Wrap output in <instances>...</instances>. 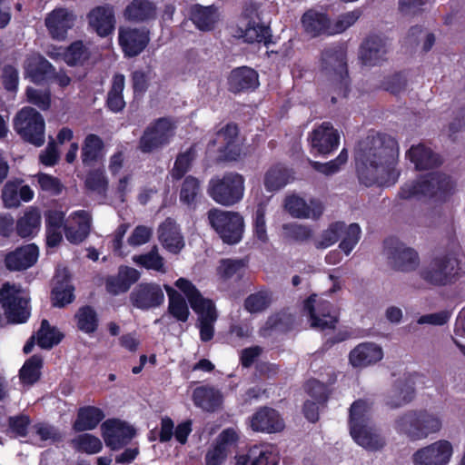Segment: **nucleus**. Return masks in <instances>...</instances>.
I'll return each mask as SVG.
<instances>
[{
  "mask_svg": "<svg viewBox=\"0 0 465 465\" xmlns=\"http://www.w3.org/2000/svg\"><path fill=\"white\" fill-rule=\"evenodd\" d=\"M399 147L391 136L375 134L359 143L356 170L360 182L366 186H391L400 177L397 168Z\"/></svg>",
  "mask_w": 465,
  "mask_h": 465,
  "instance_id": "nucleus-1",
  "label": "nucleus"
},
{
  "mask_svg": "<svg viewBox=\"0 0 465 465\" xmlns=\"http://www.w3.org/2000/svg\"><path fill=\"white\" fill-rule=\"evenodd\" d=\"M371 415V403L365 400L355 401L350 408V434L359 446L378 450L385 445V440L374 425Z\"/></svg>",
  "mask_w": 465,
  "mask_h": 465,
  "instance_id": "nucleus-2",
  "label": "nucleus"
},
{
  "mask_svg": "<svg viewBox=\"0 0 465 465\" xmlns=\"http://www.w3.org/2000/svg\"><path fill=\"white\" fill-rule=\"evenodd\" d=\"M175 287L187 298L192 309L198 315V328L203 341H209L214 334V323L218 314L212 300L203 297L195 285L185 278H179Z\"/></svg>",
  "mask_w": 465,
  "mask_h": 465,
  "instance_id": "nucleus-3",
  "label": "nucleus"
},
{
  "mask_svg": "<svg viewBox=\"0 0 465 465\" xmlns=\"http://www.w3.org/2000/svg\"><path fill=\"white\" fill-rule=\"evenodd\" d=\"M453 180L441 173H430L419 180L407 182L400 189L399 197L404 200L431 198L442 200L454 189Z\"/></svg>",
  "mask_w": 465,
  "mask_h": 465,
  "instance_id": "nucleus-4",
  "label": "nucleus"
},
{
  "mask_svg": "<svg viewBox=\"0 0 465 465\" xmlns=\"http://www.w3.org/2000/svg\"><path fill=\"white\" fill-rule=\"evenodd\" d=\"M244 177L234 172L213 177L208 183L207 193L218 204L232 206L240 203L245 191Z\"/></svg>",
  "mask_w": 465,
  "mask_h": 465,
  "instance_id": "nucleus-5",
  "label": "nucleus"
},
{
  "mask_svg": "<svg viewBox=\"0 0 465 465\" xmlns=\"http://www.w3.org/2000/svg\"><path fill=\"white\" fill-rule=\"evenodd\" d=\"M211 227L223 242L236 244L241 242L244 232V219L237 212L212 208L207 213Z\"/></svg>",
  "mask_w": 465,
  "mask_h": 465,
  "instance_id": "nucleus-6",
  "label": "nucleus"
},
{
  "mask_svg": "<svg viewBox=\"0 0 465 465\" xmlns=\"http://www.w3.org/2000/svg\"><path fill=\"white\" fill-rule=\"evenodd\" d=\"M0 304L11 323H24L30 316L29 298L16 284L5 282L0 289Z\"/></svg>",
  "mask_w": 465,
  "mask_h": 465,
  "instance_id": "nucleus-7",
  "label": "nucleus"
},
{
  "mask_svg": "<svg viewBox=\"0 0 465 465\" xmlns=\"http://www.w3.org/2000/svg\"><path fill=\"white\" fill-rule=\"evenodd\" d=\"M460 261L454 254L436 256L423 266L420 277L433 285H446L457 279L460 275Z\"/></svg>",
  "mask_w": 465,
  "mask_h": 465,
  "instance_id": "nucleus-8",
  "label": "nucleus"
},
{
  "mask_svg": "<svg viewBox=\"0 0 465 465\" xmlns=\"http://www.w3.org/2000/svg\"><path fill=\"white\" fill-rule=\"evenodd\" d=\"M14 128L25 141L41 146L45 143V124L43 116L32 107L22 108L15 117Z\"/></svg>",
  "mask_w": 465,
  "mask_h": 465,
  "instance_id": "nucleus-9",
  "label": "nucleus"
},
{
  "mask_svg": "<svg viewBox=\"0 0 465 465\" xmlns=\"http://www.w3.org/2000/svg\"><path fill=\"white\" fill-rule=\"evenodd\" d=\"M303 312L309 318L311 327L321 331L333 329L338 321L333 306L317 294L311 295L304 302Z\"/></svg>",
  "mask_w": 465,
  "mask_h": 465,
  "instance_id": "nucleus-10",
  "label": "nucleus"
},
{
  "mask_svg": "<svg viewBox=\"0 0 465 465\" xmlns=\"http://www.w3.org/2000/svg\"><path fill=\"white\" fill-rule=\"evenodd\" d=\"M174 134L173 123L160 118L146 127L140 138L139 149L143 153H151L168 144Z\"/></svg>",
  "mask_w": 465,
  "mask_h": 465,
  "instance_id": "nucleus-11",
  "label": "nucleus"
},
{
  "mask_svg": "<svg viewBox=\"0 0 465 465\" xmlns=\"http://www.w3.org/2000/svg\"><path fill=\"white\" fill-rule=\"evenodd\" d=\"M453 455V446L446 440H439L418 449L411 457L413 465H448Z\"/></svg>",
  "mask_w": 465,
  "mask_h": 465,
  "instance_id": "nucleus-12",
  "label": "nucleus"
},
{
  "mask_svg": "<svg viewBox=\"0 0 465 465\" xmlns=\"http://www.w3.org/2000/svg\"><path fill=\"white\" fill-rule=\"evenodd\" d=\"M385 252L390 264L399 271L410 272L419 265L420 260L416 251L398 241L386 242Z\"/></svg>",
  "mask_w": 465,
  "mask_h": 465,
  "instance_id": "nucleus-13",
  "label": "nucleus"
},
{
  "mask_svg": "<svg viewBox=\"0 0 465 465\" xmlns=\"http://www.w3.org/2000/svg\"><path fill=\"white\" fill-rule=\"evenodd\" d=\"M101 431L105 445L114 450L128 444L135 435L133 427L115 419L104 421L101 425Z\"/></svg>",
  "mask_w": 465,
  "mask_h": 465,
  "instance_id": "nucleus-14",
  "label": "nucleus"
},
{
  "mask_svg": "<svg viewBox=\"0 0 465 465\" xmlns=\"http://www.w3.org/2000/svg\"><path fill=\"white\" fill-rule=\"evenodd\" d=\"M130 302L139 310L149 311L163 303L164 293L159 284L143 282L132 291Z\"/></svg>",
  "mask_w": 465,
  "mask_h": 465,
  "instance_id": "nucleus-15",
  "label": "nucleus"
},
{
  "mask_svg": "<svg viewBox=\"0 0 465 465\" xmlns=\"http://www.w3.org/2000/svg\"><path fill=\"white\" fill-rule=\"evenodd\" d=\"M322 69L326 74L338 81L342 87H346L348 72L345 49L339 46L326 50L322 54Z\"/></svg>",
  "mask_w": 465,
  "mask_h": 465,
  "instance_id": "nucleus-16",
  "label": "nucleus"
},
{
  "mask_svg": "<svg viewBox=\"0 0 465 465\" xmlns=\"http://www.w3.org/2000/svg\"><path fill=\"white\" fill-rule=\"evenodd\" d=\"M285 210L294 218L318 219L323 213V204L320 200L311 199L307 203L303 198L291 194L284 200Z\"/></svg>",
  "mask_w": 465,
  "mask_h": 465,
  "instance_id": "nucleus-17",
  "label": "nucleus"
},
{
  "mask_svg": "<svg viewBox=\"0 0 465 465\" xmlns=\"http://www.w3.org/2000/svg\"><path fill=\"white\" fill-rule=\"evenodd\" d=\"M238 129L234 124H227L219 131L213 142L209 144V150H213L217 144V151L225 160H236L240 155V146L237 143Z\"/></svg>",
  "mask_w": 465,
  "mask_h": 465,
  "instance_id": "nucleus-18",
  "label": "nucleus"
},
{
  "mask_svg": "<svg viewBox=\"0 0 465 465\" xmlns=\"http://www.w3.org/2000/svg\"><path fill=\"white\" fill-rule=\"evenodd\" d=\"M340 135L330 123H323L314 129L310 136L312 149L320 154H329L335 150Z\"/></svg>",
  "mask_w": 465,
  "mask_h": 465,
  "instance_id": "nucleus-19",
  "label": "nucleus"
},
{
  "mask_svg": "<svg viewBox=\"0 0 465 465\" xmlns=\"http://www.w3.org/2000/svg\"><path fill=\"white\" fill-rule=\"evenodd\" d=\"M90 227V214L84 210L76 211L69 216L64 226L65 238L71 243L78 244L87 237Z\"/></svg>",
  "mask_w": 465,
  "mask_h": 465,
  "instance_id": "nucleus-20",
  "label": "nucleus"
},
{
  "mask_svg": "<svg viewBox=\"0 0 465 465\" xmlns=\"http://www.w3.org/2000/svg\"><path fill=\"white\" fill-rule=\"evenodd\" d=\"M38 255V247L33 243L27 244L7 253L5 263L10 271L26 270L36 262Z\"/></svg>",
  "mask_w": 465,
  "mask_h": 465,
  "instance_id": "nucleus-21",
  "label": "nucleus"
},
{
  "mask_svg": "<svg viewBox=\"0 0 465 465\" xmlns=\"http://www.w3.org/2000/svg\"><path fill=\"white\" fill-rule=\"evenodd\" d=\"M283 427L280 414L271 408H262L251 418V428L255 431L273 433L282 430Z\"/></svg>",
  "mask_w": 465,
  "mask_h": 465,
  "instance_id": "nucleus-22",
  "label": "nucleus"
},
{
  "mask_svg": "<svg viewBox=\"0 0 465 465\" xmlns=\"http://www.w3.org/2000/svg\"><path fill=\"white\" fill-rule=\"evenodd\" d=\"M279 458L272 446H253L236 457L235 465H278Z\"/></svg>",
  "mask_w": 465,
  "mask_h": 465,
  "instance_id": "nucleus-23",
  "label": "nucleus"
},
{
  "mask_svg": "<svg viewBox=\"0 0 465 465\" xmlns=\"http://www.w3.org/2000/svg\"><path fill=\"white\" fill-rule=\"evenodd\" d=\"M141 274L132 267L121 266L116 275L107 277L105 287L108 292L117 295L127 292L131 285L136 282Z\"/></svg>",
  "mask_w": 465,
  "mask_h": 465,
  "instance_id": "nucleus-24",
  "label": "nucleus"
},
{
  "mask_svg": "<svg viewBox=\"0 0 465 465\" xmlns=\"http://www.w3.org/2000/svg\"><path fill=\"white\" fill-rule=\"evenodd\" d=\"M383 357L381 347L371 342L356 346L350 353V362L353 367H366L380 361Z\"/></svg>",
  "mask_w": 465,
  "mask_h": 465,
  "instance_id": "nucleus-25",
  "label": "nucleus"
},
{
  "mask_svg": "<svg viewBox=\"0 0 465 465\" xmlns=\"http://www.w3.org/2000/svg\"><path fill=\"white\" fill-rule=\"evenodd\" d=\"M414 397V383L410 377L397 380L388 392L386 404L399 408L410 402Z\"/></svg>",
  "mask_w": 465,
  "mask_h": 465,
  "instance_id": "nucleus-26",
  "label": "nucleus"
},
{
  "mask_svg": "<svg viewBox=\"0 0 465 465\" xmlns=\"http://www.w3.org/2000/svg\"><path fill=\"white\" fill-rule=\"evenodd\" d=\"M69 271L65 267H58L54 276L53 301L54 306H64L74 300V287L69 282Z\"/></svg>",
  "mask_w": 465,
  "mask_h": 465,
  "instance_id": "nucleus-27",
  "label": "nucleus"
},
{
  "mask_svg": "<svg viewBox=\"0 0 465 465\" xmlns=\"http://www.w3.org/2000/svg\"><path fill=\"white\" fill-rule=\"evenodd\" d=\"M228 84L234 93L254 90L259 85L258 74L247 66L238 67L231 72Z\"/></svg>",
  "mask_w": 465,
  "mask_h": 465,
  "instance_id": "nucleus-28",
  "label": "nucleus"
},
{
  "mask_svg": "<svg viewBox=\"0 0 465 465\" xmlns=\"http://www.w3.org/2000/svg\"><path fill=\"white\" fill-rule=\"evenodd\" d=\"M86 18L92 29H114L116 25L115 11L109 4L92 8Z\"/></svg>",
  "mask_w": 465,
  "mask_h": 465,
  "instance_id": "nucleus-29",
  "label": "nucleus"
},
{
  "mask_svg": "<svg viewBox=\"0 0 465 465\" xmlns=\"http://www.w3.org/2000/svg\"><path fill=\"white\" fill-rule=\"evenodd\" d=\"M149 42L148 31H120L119 43L125 55L139 54Z\"/></svg>",
  "mask_w": 465,
  "mask_h": 465,
  "instance_id": "nucleus-30",
  "label": "nucleus"
},
{
  "mask_svg": "<svg viewBox=\"0 0 465 465\" xmlns=\"http://www.w3.org/2000/svg\"><path fill=\"white\" fill-rule=\"evenodd\" d=\"M159 240L163 247L173 253L179 252L184 245L177 224L171 219L163 222L159 228Z\"/></svg>",
  "mask_w": 465,
  "mask_h": 465,
  "instance_id": "nucleus-31",
  "label": "nucleus"
},
{
  "mask_svg": "<svg viewBox=\"0 0 465 465\" xmlns=\"http://www.w3.org/2000/svg\"><path fill=\"white\" fill-rule=\"evenodd\" d=\"M156 7L149 0H133L123 12L125 20L129 22H144L155 15Z\"/></svg>",
  "mask_w": 465,
  "mask_h": 465,
  "instance_id": "nucleus-32",
  "label": "nucleus"
},
{
  "mask_svg": "<svg viewBox=\"0 0 465 465\" xmlns=\"http://www.w3.org/2000/svg\"><path fill=\"white\" fill-rule=\"evenodd\" d=\"M384 43L378 38L367 39L361 46L360 58L365 65H376L385 59Z\"/></svg>",
  "mask_w": 465,
  "mask_h": 465,
  "instance_id": "nucleus-33",
  "label": "nucleus"
},
{
  "mask_svg": "<svg viewBox=\"0 0 465 465\" xmlns=\"http://www.w3.org/2000/svg\"><path fill=\"white\" fill-rule=\"evenodd\" d=\"M407 156L419 170L430 169L440 163L439 156L423 144L411 146Z\"/></svg>",
  "mask_w": 465,
  "mask_h": 465,
  "instance_id": "nucleus-34",
  "label": "nucleus"
},
{
  "mask_svg": "<svg viewBox=\"0 0 465 465\" xmlns=\"http://www.w3.org/2000/svg\"><path fill=\"white\" fill-rule=\"evenodd\" d=\"M105 417L104 411L94 406H86L80 408L77 418L74 423V429L76 431L92 430Z\"/></svg>",
  "mask_w": 465,
  "mask_h": 465,
  "instance_id": "nucleus-35",
  "label": "nucleus"
},
{
  "mask_svg": "<svg viewBox=\"0 0 465 465\" xmlns=\"http://www.w3.org/2000/svg\"><path fill=\"white\" fill-rule=\"evenodd\" d=\"M25 74L34 83H41L53 72L52 64L43 56L33 54L29 56L25 65Z\"/></svg>",
  "mask_w": 465,
  "mask_h": 465,
  "instance_id": "nucleus-36",
  "label": "nucleus"
},
{
  "mask_svg": "<svg viewBox=\"0 0 465 465\" xmlns=\"http://www.w3.org/2000/svg\"><path fill=\"white\" fill-rule=\"evenodd\" d=\"M77 21L74 10L65 7H57L50 12L45 20L47 29H72Z\"/></svg>",
  "mask_w": 465,
  "mask_h": 465,
  "instance_id": "nucleus-37",
  "label": "nucleus"
},
{
  "mask_svg": "<svg viewBox=\"0 0 465 465\" xmlns=\"http://www.w3.org/2000/svg\"><path fill=\"white\" fill-rule=\"evenodd\" d=\"M193 400L203 410L213 411L222 404L223 395L213 387H198L193 391Z\"/></svg>",
  "mask_w": 465,
  "mask_h": 465,
  "instance_id": "nucleus-38",
  "label": "nucleus"
},
{
  "mask_svg": "<svg viewBox=\"0 0 465 465\" xmlns=\"http://www.w3.org/2000/svg\"><path fill=\"white\" fill-rule=\"evenodd\" d=\"M292 170L278 164L267 171L264 176V186L269 192H275L293 181Z\"/></svg>",
  "mask_w": 465,
  "mask_h": 465,
  "instance_id": "nucleus-39",
  "label": "nucleus"
},
{
  "mask_svg": "<svg viewBox=\"0 0 465 465\" xmlns=\"http://www.w3.org/2000/svg\"><path fill=\"white\" fill-rule=\"evenodd\" d=\"M41 226V214L37 208H28L17 220L16 232L22 238L33 237Z\"/></svg>",
  "mask_w": 465,
  "mask_h": 465,
  "instance_id": "nucleus-40",
  "label": "nucleus"
},
{
  "mask_svg": "<svg viewBox=\"0 0 465 465\" xmlns=\"http://www.w3.org/2000/svg\"><path fill=\"white\" fill-rule=\"evenodd\" d=\"M395 430L412 440H420V411H408L401 415L394 424Z\"/></svg>",
  "mask_w": 465,
  "mask_h": 465,
  "instance_id": "nucleus-41",
  "label": "nucleus"
},
{
  "mask_svg": "<svg viewBox=\"0 0 465 465\" xmlns=\"http://www.w3.org/2000/svg\"><path fill=\"white\" fill-rule=\"evenodd\" d=\"M164 289L169 298V313L177 321L183 322H186L188 320L190 311L185 299L178 291L169 285H164Z\"/></svg>",
  "mask_w": 465,
  "mask_h": 465,
  "instance_id": "nucleus-42",
  "label": "nucleus"
},
{
  "mask_svg": "<svg viewBox=\"0 0 465 465\" xmlns=\"http://www.w3.org/2000/svg\"><path fill=\"white\" fill-rule=\"evenodd\" d=\"M220 19L218 9L213 5L202 6L195 5L192 8V20L198 29L213 26Z\"/></svg>",
  "mask_w": 465,
  "mask_h": 465,
  "instance_id": "nucleus-43",
  "label": "nucleus"
},
{
  "mask_svg": "<svg viewBox=\"0 0 465 465\" xmlns=\"http://www.w3.org/2000/svg\"><path fill=\"white\" fill-rule=\"evenodd\" d=\"M104 143L96 134H88L83 143L81 158L84 165H92L103 156Z\"/></svg>",
  "mask_w": 465,
  "mask_h": 465,
  "instance_id": "nucleus-44",
  "label": "nucleus"
},
{
  "mask_svg": "<svg viewBox=\"0 0 465 465\" xmlns=\"http://www.w3.org/2000/svg\"><path fill=\"white\" fill-rule=\"evenodd\" d=\"M124 76L117 74L113 78L112 87L107 95V105L114 113L122 111L125 105L123 96Z\"/></svg>",
  "mask_w": 465,
  "mask_h": 465,
  "instance_id": "nucleus-45",
  "label": "nucleus"
},
{
  "mask_svg": "<svg viewBox=\"0 0 465 465\" xmlns=\"http://www.w3.org/2000/svg\"><path fill=\"white\" fill-rule=\"evenodd\" d=\"M35 338L39 347L51 349L61 341L63 334L56 328L51 327L46 320H43Z\"/></svg>",
  "mask_w": 465,
  "mask_h": 465,
  "instance_id": "nucleus-46",
  "label": "nucleus"
},
{
  "mask_svg": "<svg viewBox=\"0 0 465 465\" xmlns=\"http://www.w3.org/2000/svg\"><path fill=\"white\" fill-rule=\"evenodd\" d=\"M77 328L84 333H93L98 327V316L90 306L81 307L75 313Z\"/></svg>",
  "mask_w": 465,
  "mask_h": 465,
  "instance_id": "nucleus-47",
  "label": "nucleus"
},
{
  "mask_svg": "<svg viewBox=\"0 0 465 465\" xmlns=\"http://www.w3.org/2000/svg\"><path fill=\"white\" fill-rule=\"evenodd\" d=\"M133 261L147 270H153L161 273L166 272L163 258L158 253L156 247L144 254L134 255Z\"/></svg>",
  "mask_w": 465,
  "mask_h": 465,
  "instance_id": "nucleus-48",
  "label": "nucleus"
},
{
  "mask_svg": "<svg viewBox=\"0 0 465 465\" xmlns=\"http://www.w3.org/2000/svg\"><path fill=\"white\" fill-rule=\"evenodd\" d=\"M74 448L87 454H96L103 449L101 440L90 433H83L74 438L72 441Z\"/></svg>",
  "mask_w": 465,
  "mask_h": 465,
  "instance_id": "nucleus-49",
  "label": "nucleus"
},
{
  "mask_svg": "<svg viewBox=\"0 0 465 465\" xmlns=\"http://www.w3.org/2000/svg\"><path fill=\"white\" fill-rule=\"evenodd\" d=\"M42 362V358L37 355L32 356L25 362L20 370V379L23 383L32 385L38 381Z\"/></svg>",
  "mask_w": 465,
  "mask_h": 465,
  "instance_id": "nucleus-50",
  "label": "nucleus"
},
{
  "mask_svg": "<svg viewBox=\"0 0 465 465\" xmlns=\"http://www.w3.org/2000/svg\"><path fill=\"white\" fill-rule=\"evenodd\" d=\"M348 161V153L345 149H342L339 155L328 163H322L316 161H310L312 167L319 173L326 176H330L337 173Z\"/></svg>",
  "mask_w": 465,
  "mask_h": 465,
  "instance_id": "nucleus-51",
  "label": "nucleus"
},
{
  "mask_svg": "<svg viewBox=\"0 0 465 465\" xmlns=\"http://www.w3.org/2000/svg\"><path fill=\"white\" fill-rule=\"evenodd\" d=\"M242 21L245 29H270V25L264 22L255 4H247L242 12Z\"/></svg>",
  "mask_w": 465,
  "mask_h": 465,
  "instance_id": "nucleus-52",
  "label": "nucleus"
},
{
  "mask_svg": "<svg viewBox=\"0 0 465 465\" xmlns=\"http://www.w3.org/2000/svg\"><path fill=\"white\" fill-rule=\"evenodd\" d=\"M200 182L194 177L188 176L182 184L180 201L188 206H193L195 204L196 198L200 194Z\"/></svg>",
  "mask_w": 465,
  "mask_h": 465,
  "instance_id": "nucleus-53",
  "label": "nucleus"
},
{
  "mask_svg": "<svg viewBox=\"0 0 465 465\" xmlns=\"http://www.w3.org/2000/svg\"><path fill=\"white\" fill-rule=\"evenodd\" d=\"M89 51L86 46L80 41L72 44L63 53V57L65 63L69 65L81 64L89 57Z\"/></svg>",
  "mask_w": 465,
  "mask_h": 465,
  "instance_id": "nucleus-54",
  "label": "nucleus"
},
{
  "mask_svg": "<svg viewBox=\"0 0 465 465\" xmlns=\"http://www.w3.org/2000/svg\"><path fill=\"white\" fill-rule=\"evenodd\" d=\"M361 228L357 223H351L341 232L340 249L346 254H350L361 238Z\"/></svg>",
  "mask_w": 465,
  "mask_h": 465,
  "instance_id": "nucleus-55",
  "label": "nucleus"
},
{
  "mask_svg": "<svg viewBox=\"0 0 465 465\" xmlns=\"http://www.w3.org/2000/svg\"><path fill=\"white\" fill-rule=\"evenodd\" d=\"M441 429L440 419L432 413L420 411V440L427 438L430 434L438 432Z\"/></svg>",
  "mask_w": 465,
  "mask_h": 465,
  "instance_id": "nucleus-56",
  "label": "nucleus"
},
{
  "mask_svg": "<svg viewBox=\"0 0 465 465\" xmlns=\"http://www.w3.org/2000/svg\"><path fill=\"white\" fill-rule=\"evenodd\" d=\"M85 186L88 190L104 195L108 187V180L104 171L102 169L90 171L85 178Z\"/></svg>",
  "mask_w": 465,
  "mask_h": 465,
  "instance_id": "nucleus-57",
  "label": "nucleus"
},
{
  "mask_svg": "<svg viewBox=\"0 0 465 465\" xmlns=\"http://www.w3.org/2000/svg\"><path fill=\"white\" fill-rule=\"evenodd\" d=\"M302 24L305 29H328L330 20L326 15L310 9L302 17Z\"/></svg>",
  "mask_w": 465,
  "mask_h": 465,
  "instance_id": "nucleus-58",
  "label": "nucleus"
},
{
  "mask_svg": "<svg viewBox=\"0 0 465 465\" xmlns=\"http://www.w3.org/2000/svg\"><path fill=\"white\" fill-rule=\"evenodd\" d=\"M265 214L266 205L264 203L258 204L252 217V227L254 236L262 242H265L268 240Z\"/></svg>",
  "mask_w": 465,
  "mask_h": 465,
  "instance_id": "nucleus-59",
  "label": "nucleus"
},
{
  "mask_svg": "<svg viewBox=\"0 0 465 465\" xmlns=\"http://www.w3.org/2000/svg\"><path fill=\"white\" fill-rule=\"evenodd\" d=\"M270 302V293L268 292L262 291L248 296L244 302V307L249 312L255 313L266 309Z\"/></svg>",
  "mask_w": 465,
  "mask_h": 465,
  "instance_id": "nucleus-60",
  "label": "nucleus"
},
{
  "mask_svg": "<svg viewBox=\"0 0 465 465\" xmlns=\"http://www.w3.org/2000/svg\"><path fill=\"white\" fill-rule=\"evenodd\" d=\"M194 149L192 147L187 152L181 153L175 163L174 166L172 170V176L174 179L182 178L185 173L189 170L191 162L193 158Z\"/></svg>",
  "mask_w": 465,
  "mask_h": 465,
  "instance_id": "nucleus-61",
  "label": "nucleus"
},
{
  "mask_svg": "<svg viewBox=\"0 0 465 465\" xmlns=\"http://www.w3.org/2000/svg\"><path fill=\"white\" fill-rule=\"evenodd\" d=\"M242 267L243 262L240 260L225 259L220 262L217 273L222 279L227 280L238 274Z\"/></svg>",
  "mask_w": 465,
  "mask_h": 465,
  "instance_id": "nucleus-62",
  "label": "nucleus"
},
{
  "mask_svg": "<svg viewBox=\"0 0 465 465\" xmlns=\"http://www.w3.org/2000/svg\"><path fill=\"white\" fill-rule=\"evenodd\" d=\"M27 101L41 110H47L50 106L51 96L49 91H41L33 87L26 89Z\"/></svg>",
  "mask_w": 465,
  "mask_h": 465,
  "instance_id": "nucleus-63",
  "label": "nucleus"
},
{
  "mask_svg": "<svg viewBox=\"0 0 465 465\" xmlns=\"http://www.w3.org/2000/svg\"><path fill=\"white\" fill-rule=\"evenodd\" d=\"M30 424V419L27 415L21 414L11 416L8 419L9 432L17 437H25Z\"/></svg>",
  "mask_w": 465,
  "mask_h": 465,
  "instance_id": "nucleus-64",
  "label": "nucleus"
}]
</instances>
